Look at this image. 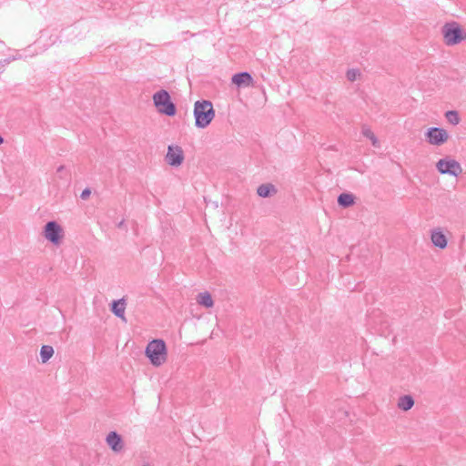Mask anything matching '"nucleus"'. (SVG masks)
I'll list each match as a JSON object with an SVG mask.
<instances>
[{"label":"nucleus","mask_w":466,"mask_h":466,"mask_svg":"<svg viewBox=\"0 0 466 466\" xmlns=\"http://www.w3.org/2000/svg\"><path fill=\"white\" fill-rule=\"evenodd\" d=\"M276 193L277 188L270 183L262 184L257 188V194L262 198H267Z\"/></svg>","instance_id":"obj_14"},{"label":"nucleus","mask_w":466,"mask_h":466,"mask_svg":"<svg viewBox=\"0 0 466 466\" xmlns=\"http://www.w3.org/2000/svg\"><path fill=\"white\" fill-rule=\"evenodd\" d=\"M56 176L60 179H64L66 182L70 181V173L66 169L65 166H59L56 169Z\"/></svg>","instance_id":"obj_20"},{"label":"nucleus","mask_w":466,"mask_h":466,"mask_svg":"<svg viewBox=\"0 0 466 466\" xmlns=\"http://www.w3.org/2000/svg\"><path fill=\"white\" fill-rule=\"evenodd\" d=\"M232 83L237 86H250L253 85L252 76L248 72H240L235 74L231 79Z\"/></svg>","instance_id":"obj_10"},{"label":"nucleus","mask_w":466,"mask_h":466,"mask_svg":"<svg viewBox=\"0 0 466 466\" xmlns=\"http://www.w3.org/2000/svg\"><path fill=\"white\" fill-rule=\"evenodd\" d=\"M154 106L159 113L167 116H173L177 113L175 104L171 101L170 95L165 89H161L153 95Z\"/></svg>","instance_id":"obj_3"},{"label":"nucleus","mask_w":466,"mask_h":466,"mask_svg":"<svg viewBox=\"0 0 466 466\" xmlns=\"http://www.w3.org/2000/svg\"><path fill=\"white\" fill-rule=\"evenodd\" d=\"M125 309H126V300L124 299H120L118 300H114L112 302L111 310L112 312L121 319L126 321L125 318Z\"/></svg>","instance_id":"obj_12"},{"label":"nucleus","mask_w":466,"mask_h":466,"mask_svg":"<svg viewBox=\"0 0 466 466\" xmlns=\"http://www.w3.org/2000/svg\"><path fill=\"white\" fill-rule=\"evenodd\" d=\"M124 224H125V220L122 219L121 221H119L117 224H116V227L119 228H124Z\"/></svg>","instance_id":"obj_24"},{"label":"nucleus","mask_w":466,"mask_h":466,"mask_svg":"<svg viewBox=\"0 0 466 466\" xmlns=\"http://www.w3.org/2000/svg\"><path fill=\"white\" fill-rule=\"evenodd\" d=\"M197 302L204 307V308H207V309H209V308H212L213 305H214V301H213V299L210 295L209 292L208 291H205V292H200L198 296H197Z\"/></svg>","instance_id":"obj_13"},{"label":"nucleus","mask_w":466,"mask_h":466,"mask_svg":"<svg viewBox=\"0 0 466 466\" xmlns=\"http://www.w3.org/2000/svg\"><path fill=\"white\" fill-rule=\"evenodd\" d=\"M414 405V400L410 395L401 396L398 400V408L407 411L410 410Z\"/></svg>","instance_id":"obj_15"},{"label":"nucleus","mask_w":466,"mask_h":466,"mask_svg":"<svg viewBox=\"0 0 466 466\" xmlns=\"http://www.w3.org/2000/svg\"><path fill=\"white\" fill-rule=\"evenodd\" d=\"M143 466H151L149 463H144Z\"/></svg>","instance_id":"obj_26"},{"label":"nucleus","mask_w":466,"mask_h":466,"mask_svg":"<svg viewBox=\"0 0 466 466\" xmlns=\"http://www.w3.org/2000/svg\"><path fill=\"white\" fill-rule=\"evenodd\" d=\"M445 116L448 122L452 125H458L460 123L459 114L455 110L447 111Z\"/></svg>","instance_id":"obj_19"},{"label":"nucleus","mask_w":466,"mask_h":466,"mask_svg":"<svg viewBox=\"0 0 466 466\" xmlns=\"http://www.w3.org/2000/svg\"><path fill=\"white\" fill-rule=\"evenodd\" d=\"M194 116L197 127H207L215 117L212 103L208 100H198L194 105Z\"/></svg>","instance_id":"obj_1"},{"label":"nucleus","mask_w":466,"mask_h":466,"mask_svg":"<svg viewBox=\"0 0 466 466\" xmlns=\"http://www.w3.org/2000/svg\"><path fill=\"white\" fill-rule=\"evenodd\" d=\"M4 143V138L2 137V136L0 135V145Z\"/></svg>","instance_id":"obj_25"},{"label":"nucleus","mask_w":466,"mask_h":466,"mask_svg":"<svg viewBox=\"0 0 466 466\" xmlns=\"http://www.w3.org/2000/svg\"><path fill=\"white\" fill-rule=\"evenodd\" d=\"M436 167L440 173L454 177H457L462 171L460 163L454 159H440L436 164Z\"/></svg>","instance_id":"obj_5"},{"label":"nucleus","mask_w":466,"mask_h":466,"mask_svg":"<svg viewBox=\"0 0 466 466\" xmlns=\"http://www.w3.org/2000/svg\"><path fill=\"white\" fill-rule=\"evenodd\" d=\"M11 60V58H7L3 61H0V66H4L5 65L9 64Z\"/></svg>","instance_id":"obj_23"},{"label":"nucleus","mask_w":466,"mask_h":466,"mask_svg":"<svg viewBox=\"0 0 466 466\" xmlns=\"http://www.w3.org/2000/svg\"><path fill=\"white\" fill-rule=\"evenodd\" d=\"M361 133L365 137L369 138L371 141V143L374 147L380 146L378 138L376 137V136L374 135V133L371 131V129L370 127H363Z\"/></svg>","instance_id":"obj_18"},{"label":"nucleus","mask_w":466,"mask_h":466,"mask_svg":"<svg viewBox=\"0 0 466 466\" xmlns=\"http://www.w3.org/2000/svg\"><path fill=\"white\" fill-rule=\"evenodd\" d=\"M359 75H360L359 70H356V69H350V70H348V72H347V75H346V76H347V78H348V80H349V81L353 82V81H355V80H356L357 76H359Z\"/></svg>","instance_id":"obj_21"},{"label":"nucleus","mask_w":466,"mask_h":466,"mask_svg":"<svg viewBox=\"0 0 466 466\" xmlns=\"http://www.w3.org/2000/svg\"><path fill=\"white\" fill-rule=\"evenodd\" d=\"M184 158L185 156L181 147L174 145L168 146L165 159L169 166L178 167L183 163Z\"/></svg>","instance_id":"obj_7"},{"label":"nucleus","mask_w":466,"mask_h":466,"mask_svg":"<svg viewBox=\"0 0 466 466\" xmlns=\"http://www.w3.org/2000/svg\"><path fill=\"white\" fill-rule=\"evenodd\" d=\"M106 441L115 452H120L124 449L123 440L116 431L109 432L106 438Z\"/></svg>","instance_id":"obj_9"},{"label":"nucleus","mask_w":466,"mask_h":466,"mask_svg":"<svg viewBox=\"0 0 466 466\" xmlns=\"http://www.w3.org/2000/svg\"><path fill=\"white\" fill-rule=\"evenodd\" d=\"M441 33L445 44L449 46H455L466 39V33L456 22L446 23L441 28Z\"/></svg>","instance_id":"obj_4"},{"label":"nucleus","mask_w":466,"mask_h":466,"mask_svg":"<svg viewBox=\"0 0 466 466\" xmlns=\"http://www.w3.org/2000/svg\"><path fill=\"white\" fill-rule=\"evenodd\" d=\"M146 356L154 366L162 365L167 360V347L163 339H153L145 350Z\"/></svg>","instance_id":"obj_2"},{"label":"nucleus","mask_w":466,"mask_h":466,"mask_svg":"<svg viewBox=\"0 0 466 466\" xmlns=\"http://www.w3.org/2000/svg\"><path fill=\"white\" fill-rule=\"evenodd\" d=\"M355 196L351 193H341L337 198V204H354Z\"/></svg>","instance_id":"obj_17"},{"label":"nucleus","mask_w":466,"mask_h":466,"mask_svg":"<svg viewBox=\"0 0 466 466\" xmlns=\"http://www.w3.org/2000/svg\"><path fill=\"white\" fill-rule=\"evenodd\" d=\"M425 137L427 138V141L431 145L441 146V145L444 144L448 140L449 134L443 128H441V127H430L426 131Z\"/></svg>","instance_id":"obj_6"},{"label":"nucleus","mask_w":466,"mask_h":466,"mask_svg":"<svg viewBox=\"0 0 466 466\" xmlns=\"http://www.w3.org/2000/svg\"><path fill=\"white\" fill-rule=\"evenodd\" d=\"M54 354V349L51 346L44 345L40 350V357L43 363L48 361Z\"/></svg>","instance_id":"obj_16"},{"label":"nucleus","mask_w":466,"mask_h":466,"mask_svg":"<svg viewBox=\"0 0 466 466\" xmlns=\"http://www.w3.org/2000/svg\"><path fill=\"white\" fill-rule=\"evenodd\" d=\"M431 239L433 245L440 248H444L447 246L446 236L440 228L431 230Z\"/></svg>","instance_id":"obj_11"},{"label":"nucleus","mask_w":466,"mask_h":466,"mask_svg":"<svg viewBox=\"0 0 466 466\" xmlns=\"http://www.w3.org/2000/svg\"><path fill=\"white\" fill-rule=\"evenodd\" d=\"M90 195H91V189L86 187L80 194V198L82 200H86Z\"/></svg>","instance_id":"obj_22"},{"label":"nucleus","mask_w":466,"mask_h":466,"mask_svg":"<svg viewBox=\"0 0 466 466\" xmlns=\"http://www.w3.org/2000/svg\"><path fill=\"white\" fill-rule=\"evenodd\" d=\"M62 228L56 221H49L45 226L44 236L53 244H58L61 238Z\"/></svg>","instance_id":"obj_8"}]
</instances>
